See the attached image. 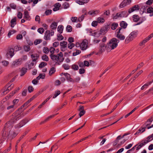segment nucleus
Here are the masks:
<instances>
[{
  "label": "nucleus",
  "mask_w": 153,
  "mask_h": 153,
  "mask_svg": "<svg viewBox=\"0 0 153 153\" xmlns=\"http://www.w3.org/2000/svg\"><path fill=\"white\" fill-rule=\"evenodd\" d=\"M26 114H26L22 113L21 111H19V109L12 114L10 120L13 123H15L17 121L24 117Z\"/></svg>",
  "instance_id": "obj_1"
},
{
  "label": "nucleus",
  "mask_w": 153,
  "mask_h": 153,
  "mask_svg": "<svg viewBox=\"0 0 153 153\" xmlns=\"http://www.w3.org/2000/svg\"><path fill=\"white\" fill-rule=\"evenodd\" d=\"M119 40L115 38L112 39L107 44V51L109 52L111 50L116 48L118 43L119 42Z\"/></svg>",
  "instance_id": "obj_2"
},
{
  "label": "nucleus",
  "mask_w": 153,
  "mask_h": 153,
  "mask_svg": "<svg viewBox=\"0 0 153 153\" xmlns=\"http://www.w3.org/2000/svg\"><path fill=\"white\" fill-rule=\"evenodd\" d=\"M63 53L60 52L56 55L53 54H51L50 56L51 59L53 61H56L57 62H56V64L58 65H60L61 62H63L64 60V58L63 57Z\"/></svg>",
  "instance_id": "obj_3"
},
{
  "label": "nucleus",
  "mask_w": 153,
  "mask_h": 153,
  "mask_svg": "<svg viewBox=\"0 0 153 153\" xmlns=\"http://www.w3.org/2000/svg\"><path fill=\"white\" fill-rule=\"evenodd\" d=\"M7 132L4 131V133L2 134V136L4 137H8L10 139H12L15 137L18 134V133L14 130L12 128L10 130Z\"/></svg>",
  "instance_id": "obj_4"
},
{
  "label": "nucleus",
  "mask_w": 153,
  "mask_h": 153,
  "mask_svg": "<svg viewBox=\"0 0 153 153\" xmlns=\"http://www.w3.org/2000/svg\"><path fill=\"white\" fill-rule=\"evenodd\" d=\"M14 123H13L11 121V120L7 122L4 125V127L2 130V133H4V131L7 132V131H8L12 129Z\"/></svg>",
  "instance_id": "obj_5"
},
{
  "label": "nucleus",
  "mask_w": 153,
  "mask_h": 153,
  "mask_svg": "<svg viewBox=\"0 0 153 153\" xmlns=\"http://www.w3.org/2000/svg\"><path fill=\"white\" fill-rule=\"evenodd\" d=\"M99 51L98 53H101L104 52L106 49L107 51V45H106L103 43H100L99 44V46L98 48Z\"/></svg>",
  "instance_id": "obj_6"
},
{
  "label": "nucleus",
  "mask_w": 153,
  "mask_h": 153,
  "mask_svg": "<svg viewBox=\"0 0 153 153\" xmlns=\"http://www.w3.org/2000/svg\"><path fill=\"white\" fill-rule=\"evenodd\" d=\"M22 63V59H19L13 61L10 67L11 68H14L21 65Z\"/></svg>",
  "instance_id": "obj_7"
},
{
  "label": "nucleus",
  "mask_w": 153,
  "mask_h": 153,
  "mask_svg": "<svg viewBox=\"0 0 153 153\" xmlns=\"http://www.w3.org/2000/svg\"><path fill=\"white\" fill-rule=\"evenodd\" d=\"M28 122V120L27 119H25L21 120L18 124L15 125V128L16 129L21 128L25 125Z\"/></svg>",
  "instance_id": "obj_8"
},
{
  "label": "nucleus",
  "mask_w": 153,
  "mask_h": 153,
  "mask_svg": "<svg viewBox=\"0 0 153 153\" xmlns=\"http://www.w3.org/2000/svg\"><path fill=\"white\" fill-rule=\"evenodd\" d=\"M122 29V28H119L117 29L116 31H117L116 34V37L119 39L120 40H123L125 39V37L124 36L120 34V30Z\"/></svg>",
  "instance_id": "obj_9"
},
{
  "label": "nucleus",
  "mask_w": 153,
  "mask_h": 153,
  "mask_svg": "<svg viewBox=\"0 0 153 153\" xmlns=\"http://www.w3.org/2000/svg\"><path fill=\"white\" fill-rule=\"evenodd\" d=\"M149 142V141H147L146 140L143 139L142 140L141 142L138 143L137 147L136 150L138 151L142 147L144 146L146 144Z\"/></svg>",
  "instance_id": "obj_10"
},
{
  "label": "nucleus",
  "mask_w": 153,
  "mask_h": 153,
  "mask_svg": "<svg viewBox=\"0 0 153 153\" xmlns=\"http://www.w3.org/2000/svg\"><path fill=\"white\" fill-rule=\"evenodd\" d=\"M14 55V50L13 48H10L8 50L6 53V56L7 58H11Z\"/></svg>",
  "instance_id": "obj_11"
},
{
  "label": "nucleus",
  "mask_w": 153,
  "mask_h": 153,
  "mask_svg": "<svg viewBox=\"0 0 153 153\" xmlns=\"http://www.w3.org/2000/svg\"><path fill=\"white\" fill-rule=\"evenodd\" d=\"M84 107L83 106L80 105L79 106V108L78 110L80 112L79 114V115L80 117H81L85 113V111L84 110Z\"/></svg>",
  "instance_id": "obj_12"
},
{
  "label": "nucleus",
  "mask_w": 153,
  "mask_h": 153,
  "mask_svg": "<svg viewBox=\"0 0 153 153\" xmlns=\"http://www.w3.org/2000/svg\"><path fill=\"white\" fill-rule=\"evenodd\" d=\"M80 48L82 50H86L88 46V43L87 41L84 40L80 44Z\"/></svg>",
  "instance_id": "obj_13"
},
{
  "label": "nucleus",
  "mask_w": 153,
  "mask_h": 153,
  "mask_svg": "<svg viewBox=\"0 0 153 153\" xmlns=\"http://www.w3.org/2000/svg\"><path fill=\"white\" fill-rule=\"evenodd\" d=\"M61 46V49L62 51H65V48L67 47V42L65 41H63L60 42L59 44Z\"/></svg>",
  "instance_id": "obj_14"
},
{
  "label": "nucleus",
  "mask_w": 153,
  "mask_h": 153,
  "mask_svg": "<svg viewBox=\"0 0 153 153\" xmlns=\"http://www.w3.org/2000/svg\"><path fill=\"white\" fill-rule=\"evenodd\" d=\"M139 9L140 7L138 5H136L129 9L128 13H130L135 11L138 10Z\"/></svg>",
  "instance_id": "obj_15"
},
{
  "label": "nucleus",
  "mask_w": 153,
  "mask_h": 153,
  "mask_svg": "<svg viewBox=\"0 0 153 153\" xmlns=\"http://www.w3.org/2000/svg\"><path fill=\"white\" fill-rule=\"evenodd\" d=\"M50 30H47L45 33L44 38L46 40H49L51 39L50 35L49 34Z\"/></svg>",
  "instance_id": "obj_16"
},
{
  "label": "nucleus",
  "mask_w": 153,
  "mask_h": 153,
  "mask_svg": "<svg viewBox=\"0 0 153 153\" xmlns=\"http://www.w3.org/2000/svg\"><path fill=\"white\" fill-rule=\"evenodd\" d=\"M24 18L26 19L27 20H30L31 19V18L29 15V13L27 10L24 11Z\"/></svg>",
  "instance_id": "obj_17"
},
{
  "label": "nucleus",
  "mask_w": 153,
  "mask_h": 153,
  "mask_svg": "<svg viewBox=\"0 0 153 153\" xmlns=\"http://www.w3.org/2000/svg\"><path fill=\"white\" fill-rule=\"evenodd\" d=\"M64 76L66 77L67 80L68 82H74V80L71 78V75L68 73H65Z\"/></svg>",
  "instance_id": "obj_18"
},
{
  "label": "nucleus",
  "mask_w": 153,
  "mask_h": 153,
  "mask_svg": "<svg viewBox=\"0 0 153 153\" xmlns=\"http://www.w3.org/2000/svg\"><path fill=\"white\" fill-rule=\"evenodd\" d=\"M153 82V81L152 80L151 81H150L147 82L141 87V90H143L147 88L149 86V85H151Z\"/></svg>",
  "instance_id": "obj_19"
},
{
  "label": "nucleus",
  "mask_w": 153,
  "mask_h": 153,
  "mask_svg": "<svg viewBox=\"0 0 153 153\" xmlns=\"http://www.w3.org/2000/svg\"><path fill=\"white\" fill-rule=\"evenodd\" d=\"M61 6V4L59 3L55 4L54 5V8L53 9V10L54 11H56L58 10Z\"/></svg>",
  "instance_id": "obj_20"
},
{
  "label": "nucleus",
  "mask_w": 153,
  "mask_h": 153,
  "mask_svg": "<svg viewBox=\"0 0 153 153\" xmlns=\"http://www.w3.org/2000/svg\"><path fill=\"white\" fill-rule=\"evenodd\" d=\"M100 12V11L98 10H95L90 11L88 12V14L90 15H93L97 14Z\"/></svg>",
  "instance_id": "obj_21"
},
{
  "label": "nucleus",
  "mask_w": 153,
  "mask_h": 153,
  "mask_svg": "<svg viewBox=\"0 0 153 153\" xmlns=\"http://www.w3.org/2000/svg\"><path fill=\"white\" fill-rule=\"evenodd\" d=\"M57 26V23L55 22H53L51 25L50 27L52 30L56 29Z\"/></svg>",
  "instance_id": "obj_22"
},
{
  "label": "nucleus",
  "mask_w": 153,
  "mask_h": 153,
  "mask_svg": "<svg viewBox=\"0 0 153 153\" xmlns=\"http://www.w3.org/2000/svg\"><path fill=\"white\" fill-rule=\"evenodd\" d=\"M134 39L131 36H130V34L128 36L126 37V38L125 42L126 43H128L130 42L132 40Z\"/></svg>",
  "instance_id": "obj_23"
},
{
  "label": "nucleus",
  "mask_w": 153,
  "mask_h": 153,
  "mask_svg": "<svg viewBox=\"0 0 153 153\" xmlns=\"http://www.w3.org/2000/svg\"><path fill=\"white\" fill-rule=\"evenodd\" d=\"M52 95H50L38 107V108H41L43 105H44L51 97Z\"/></svg>",
  "instance_id": "obj_24"
},
{
  "label": "nucleus",
  "mask_w": 153,
  "mask_h": 153,
  "mask_svg": "<svg viewBox=\"0 0 153 153\" xmlns=\"http://www.w3.org/2000/svg\"><path fill=\"white\" fill-rule=\"evenodd\" d=\"M108 30V27H105L103 28H102L100 31V34L104 33L106 32Z\"/></svg>",
  "instance_id": "obj_25"
},
{
  "label": "nucleus",
  "mask_w": 153,
  "mask_h": 153,
  "mask_svg": "<svg viewBox=\"0 0 153 153\" xmlns=\"http://www.w3.org/2000/svg\"><path fill=\"white\" fill-rule=\"evenodd\" d=\"M27 69L24 67H23L21 70L20 72L21 74H20V76H23L27 72Z\"/></svg>",
  "instance_id": "obj_26"
},
{
  "label": "nucleus",
  "mask_w": 153,
  "mask_h": 153,
  "mask_svg": "<svg viewBox=\"0 0 153 153\" xmlns=\"http://www.w3.org/2000/svg\"><path fill=\"white\" fill-rule=\"evenodd\" d=\"M147 12L150 13V16H153V8L151 7H149L147 9Z\"/></svg>",
  "instance_id": "obj_27"
},
{
  "label": "nucleus",
  "mask_w": 153,
  "mask_h": 153,
  "mask_svg": "<svg viewBox=\"0 0 153 153\" xmlns=\"http://www.w3.org/2000/svg\"><path fill=\"white\" fill-rule=\"evenodd\" d=\"M16 17L12 19L10 21V23L11 24V27H14L15 24H16Z\"/></svg>",
  "instance_id": "obj_28"
},
{
  "label": "nucleus",
  "mask_w": 153,
  "mask_h": 153,
  "mask_svg": "<svg viewBox=\"0 0 153 153\" xmlns=\"http://www.w3.org/2000/svg\"><path fill=\"white\" fill-rule=\"evenodd\" d=\"M120 18L126 17L128 15L127 12L126 11H122L120 13Z\"/></svg>",
  "instance_id": "obj_29"
},
{
  "label": "nucleus",
  "mask_w": 153,
  "mask_h": 153,
  "mask_svg": "<svg viewBox=\"0 0 153 153\" xmlns=\"http://www.w3.org/2000/svg\"><path fill=\"white\" fill-rule=\"evenodd\" d=\"M97 21L98 23H103L105 22V20L103 18L99 17L97 19Z\"/></svg>",
  "instance_id": "obj_30"
},
{
  "label": "nucleus",
  "mask_w": 153,
  "mask_h": 153,
  "mask_svg": "<svg viewBox=\"0 0 153 153\" xmlns=\"http://www.w3.org/2000/svg\"><path fill=\"white\" fill-rule=\"evenodd\" d=\"M55 71V68L54 67H52L50 70L49 75L50 76H51L54 73Z\"/></svg>",
  "instance_id": "obj_31"
},
{
  "label": "nucleus",
  "mask_w": 153,
  "mask_h": 153,
  "mask_svg": "<svg viewBox=\"0 0 153 153\" xmlns=\"http://www.w3.org/2000/svg\"><path fill=\"white\" fill-rule=\"evenodd\" d=\"M120 25L121 27V28H122V27L123 28H125L127 27V24L126 23L123 21L121 22V23L120 24Z\"/></svg>",
  "instance_id": "obj_32"
},
{
  "label": "nucleus",
  "mask_w": 153,
  "mask_h": 153,
  "mask_svg": "<svg viewBox=\"0 0 153 153\" xmlns=\"http://www.w3.org/2000/svg\"><path fill=\"white\" fill-rule=\"evenodd\" d=\"M63 28L64 27L63 25H59L57 28V30L59 33H62L63 32Z\"/></svg>",
  "instance_id": "obj_33"
},
{
  "label": "nucleus",
  "mask_w": 153,
  "mask_h": 153,
  "mask_svg": "<svg viewBox=\"0 0 153 153\" xmlns=\"http://www.w3.org/2000/svg\"><path fill=\"white\" fill-rule=\"evenodd\" d=\"M54 116L55 115H53L49 116V117L46 118L43 121L41 122L40 123V124H42L48 121L49 119H51L53 117H54Z\"/></svg>",
  "instance_id": "obj_34"
},
{
  "label": "nucleus",
  "mask_w": 153,
  "mask_h": 153,
  "mask_svg": "<svg viewBox=\"0 0 153 153\" xmlns=\"http://www.w3.org/2000/svg\"><path fill=\"white\" fill-rule=\"evenodd\" d=\"M133 20L134 22H137L139 20H140V18L137 15H134L133 16Z\"/></svg>",
  "instance_id": "obj_35"
},
{
  "label": "nucleus",
  "mask_w": 153,
  "mask_h": 153,
  "mask_svg": "<svg viewBox=\"0 0 153 153\" xmlns=\"http://www.w3.org/2000/svg\"><path fill=\"white\" fill-rule=\"evenodd\" d=\"M128 4L126 3V2L124 0L120 4V8H122L124 7L127 5H128Z\"/></svg>",
  "instance_id": "obj_36"
},
{
  "label": "nucleus",
  "mask_w": 153,
  "mask_h": 153,
  "mask_svg": "<svg viewBox=\"0 0 153 153\" xmlns=\"http://www.w3.org/2000/svg\"><path fill=\"white\" fill-rule=\"evenodd\" d=\"M143 72V71L142 70L140 71L138 73H137L135 76L133 77L131 79H132V80L134 81V80L137 78L139 75L141 74Z\"/></svg>",
  "instance_id": "obj_37"
},
{
  "label": "nucleus",
  "mask_w": 153,
  "mask_h": 153,
  "mask_svg": "<svg viewBox=\"0 0 153 153\" xmlns=\"http://www.w3.org/2000/svg\"><path fill=\"white\" fill-rule=\"evenodd\" d=\"M42 59L43 60L47 62L49 60V58L48 56L44 54L42 56Z\"/></svg>",
  "instance_id": "obj_38"
},
{
  "label": "nucleus",
  "mask_w": 153,
  "mask_h": 153,
  "mask_svg": "<svg viewBox=\"0 0 153 153\" xmlns=\"http://www.w3.org/2000/svg\"><path fill=\"white\" fill-rule=\"evenodd\" d=\"M24 50L26 52H28L30 51V48L29 45H25L23 47Z\"/></svg>",
  "instance_id": "obj_39"
},
{
  "label": "nucleus",
  "mask_w": 153,
  "mask_h": 153,
  "mask_svg": "<svg viewBox=\"0 0 153 153\" xmlns=\"http://www.w3.org/2000/svg\"><path fill=\"white\" fill-rule=\"evenodd\" d=\"M47 63L45 62H41L39 65V68H43L47 65Z\"/></svg>",
  "instance_id": "obj_40"
},
{
  "label": "nucleus",
  "mask_w": 153,
  "mask_h": 153,
  "mask_svg": "<svg viewBox=\"0 0 153 153\" xmlns=\"http://www.w3.org/2000/svg\"><path fill=\"white\" fill-rule=\"evenodd\" d=\"M6 89L2 93V95H4L7 94L11 90V88H6Z\"/></svg>",
  "instance_id": "obj_41"
},
{
  "label": "nucleus",
  "mask_w": 153,
  "mask_h": 153,
  "mask_svg": "<svg viewBox=\"0 0 153 153\" xmlns=\"http://www.w3.org/2000/svg\"><path fill=\"white\" fill-rule=\"evenodd\" d=\"M120 17V13H117L116 15H112V18L113 19H117L118 18Z\"/></svg>",
  "instance_id": "obj_42"
},
{
  "label": "nucleus",
  "mask_w": 153,
  "mask_h": 153,
  "mask_svg": "<svg viewBox=\"0 0 153 153\" xmlns=\"http://www.w3.org/2000/svg\"><path fill=\"white\" fill-rule=\"evenodd\" d=\"M82 14L86 16L88 13L86 8H83L82 10Z\"/></svg>",
  "instance_id": "obj_43"
},
{
  "label": "nucleus",
  "mask_w": 153,
  "mask_h": 153,
  "mask_svg": "<svg viewBox=\"0 0 153 153\" xmlns=\"http://www.w3.org/2000/svg\"><path fill=\"white\" fill-rule=\"evenodd\" d=\"M123 100V99H121L117 103V104H116V105L114 107V108L111 111V113H112V112H113L114 111V110H115L117 108V106L119 105V104Z\"/></svg>",
  "instance_id": "obj_44"
},
{
  "label": "nucleus",
  "mask_w": 153,
  "mask_h": 153,
  "mask_svg": "<svg viewBox=\"0 0 153 153\" xmlns=\"http://www.w3.org/2000/svg\"><path fill=\"white\" fill-rule=\"evenodd\" d=\"M28 132V131H26L25 132L24 134L20 137L19 139L17 140V143H19L20 141L26 135Z\"/></svg>",
  "instance_id": "obj_45"
},
{
  "label": "nucleus",
  "mask_w": 153,
  "mask_h": 153,
  "mask_svg": "<svg viewBox=\"0 0 153 153\" xmlns=\"http://www.w3.org/2000/svg\"><path fill=\"white\" fill-rule=\"evenodd\" d=\"M118 24L117 23H113L112 25L111 28L113 30H115L116 28L118 26Z\"/></svg>",
  "instance_id": "obj_46"
},
{
  "label": "nucleus",
  "mask_w": 153,
  "mask_h": 153,
  "mask_svg": "<svg viewBox=\"0 0 153 153\" xmlns=\"http://www.w3.org/2000/svg\"><path fill=\"white\" fill-rule=\"evenodd\" d=\"M43 52L45 54H48L49 51V48L47 47H44L43 48Z\"/></svg>",
  "instance_id": "obj_47"
},
{
  "label": "nucleus",
  "mask_w": 153,
  "mask_h": 153,
  "mask_svg": "<svg viewBox=\"0 0 153 153\" xmlns=\"http://www.w3.org/2000/svg\"><path fill=\"white\" fill-rule=\"evenodd\" d=\"M42 40L41 39H36L34 42V44L35 45H37L42 42Z\"/></svg>",
  "instance_id": "obj_48"
},
{
  "label": "nucleus",
  "mask_w": 153,
  "mask_h": 153,
  "mask_svg": "<svg viewBox=\"0 0 153 153\" xmlns=\"http://www.w3.org/2000/svg\"><path fill=\"white\" fill-rule=\"evenodd\" d=\"M57 40L58 41H61L63 39V37L60 34H57Z\"/></svg>",
  "instance_id": "obj_49"
},
{
  "label": "nucleus",
  "mask_w": 153,
  "mask_h": 153,
  "mask_svg": "<svg viewBox=\"0 0 153 153\" xmlns=\"http://www.w3.org/2000/svg\"><path fill=\"white\" fill-rule=\"evenodd\" d=\"M86 16L82 14L81 16L79 17L78 19V21L80 22L82 21L84 19V18Z\"/></svg>",
  "instance_id": "obj_50"
},
{
  "label": "nucleus",
  "mask_w": 153,
  "mask_h": 153,
  "mask_svg": "<svg viewBox=\"0 0 153 153\" xmlns=\"http://www.w3.org/2000/svg\"><path fill=\"white\" fill-rule=\"evenodd\" d=\"M62 67L65 70H68L70 68V66L66 64H63Z\"/></svg>",
  "instance_id": "obj_51"
},
{
  "label": "nucleus",
  "mask_w": 153,
  "mask_h": 153,
  "mask_svg": "<svg viewBox=\"0 0 153 153\" xmlns=\"http://www.w3.org/2000/svg\"><path fill=\"white\" fill-rule=\"evenodd\" d=\"M71 19L72 22H79L78 21L77 17H72L71 18Z\"/></svg>",
  "instance_id": "obj_52"
},
{
  "label": "nucleus",
  "mask_w": 153,
  "mask_h": 153,
  "mask_svg": "<svg viewBox=\"0 0 153 153\" xmlns=\"http://www.w3.org/2000/svg\"><path fill=\"white\" fill-rule=\"evenodd\" d=\"M72 27L71 26L68 25L66 27V31L68 32H71L72 31Z\"/></svg>",
  "instance_id": "obj_53"
},
{
  "label": "nucleus",
  "mask_w": 153,
  "mask_h": 153,
  "mask_svg": "<svg viewBox=\"0 0 153 153\" xmlns=\"http://www.w3.org/2000/svg\"><path fill=\"white\" fill-rule=\"evenodd\" d=\"M146 140L147 141H149V142L153 139V133L147 137Z\"/></svg>",
  "instance_id": "obj_54"
},
{
  "label": "nucleus",
  "mask_w": 153,
  "mask_h": 153,
  "mask_svg": "<svg viewBox=\"0 0 153 153\" xmlns=\"http://www.w3.org/2000/svg\"><path fill=\"white\" fill-rule=\"evenodd\" d=\"M10 82H9L5 86V88H13L14 86V85L13 84H10Z\"/></svg>",
  "instance_id": "obj_55"
},
{
  "label": "nucleus",
  "mask_w": 153,
  "mask_h": 153,
  "mask_svg": "<svg viewBox=\"0 0 153 153\" xmlns=\"http://www.w3.org/2000/svg\"><path fill=\"white\" fill-rule=\"evenodd\" d=\"M71 68L74 70H77L79 69V67L78 65L74 64L72 65Z\"/></svg>",
  "instance_id": "obj_56"
},
{
  "label": "nucleus",
  "mask_w": 153,
  "mask_h": 153,
  "mask_svg": "<svg viewBox=\"0 0 153 153\" xmlns=\"http://www.w3.org/2000/svg\"><path fill=\"white\" fill-rule=\"evenodd\" d=\"M111 92H109L108 94H106L105 96L103 98V100L104 101L105 100H106L108 98L110 97L111 95ZM111 95H112V94H111Z\"/></svg>",
  "instance_id": "obj_57"
},
{
  "label": "nucleus",
  "mask_w": 153,
  "mask_h": 153,
  "mask_svg": "<svg viewBox=\"0 0 153 153\" xmlns=\"http://www.w3.org/2000/svg\"><path fill=\"white\" fill-rule=\"evenodd\" d=\"M52 12V10H51V9H48V10H46L45 12V13L46 15L47 16V15H48L51 14V13Z\"/></svg>",
  "instance_id": "obj_58"
},
{
  "label": "nucleus",
  "mask_w": 153,
  "mask_h": 153,
  "mask_svg": "<svg viewBox=\"0 0 153 153\" xmlns=\"http://www.w3.org/2000/svg\"><path fill=\"white\" fill-rule=\"evenodd\" d=\"M146 19L145 17L140 18V20L141 21L138 23L137 25H139L143 21L146 20Z\"/></svg>",
  "instance_id": "obj_59"
},
{
  "label": "nucleus",
  "mask_w": 153,
  "mask_h": 153,
  "mask_svg": "<svg viewBox=\"0 0 153 153\" xmlns=\"http://www.w3.org/2000/svg\"><path fill=\"white\" fill-rule=\"evenodd\" d=\"M49 50L50 53H51V54H53L54 53L55 49L53 48V47H51L50 48Z\"/></svg>",
  "instance_id": "obj_60"
},
{
  "label": "nucleus",
  "mask_w": 153,
  "mask_h": 153,
  "mask_svg": "<svg viewBox=\"0 0 153 153\" xmlns=\"http://www.w3.org/2000/svg\"><path fill=\"white\" fill-rule=\"evenodd\" d=\"M37 31L40 33L42 34L44 32V30L43 28L40 27L38 29Z\"/></svg>",
  "instance_id": "obj_61"
},
{
  "label": "nucleus",
  "mask_w": 153,
  "mask_h": 153,
  "mask_svg": "<svg viewBox=\"0 0 153 153\" xmlns=\"http://www.w3.org/2000/svg\"><path fill=\"white\" fill-rule=\"evenodd\" d=\"M31 101L30 99L27 102L25 103L22 106L21 108L26 107L27 105Z\"/></svg>",
  "instance_id": "obj_62"
},
{
  "label": "nucleus",
  "mask_w": 153,
  "mask_h": 153,
  "mask_svg": "<svg viewBox=\"0 0 153 153\" xmlns=\"http://www.w3.org/2000/svg\"><path fill=\"white\" fill-rule=\"evenodd\" d=\"M60 93V92L59 91H58L55 92V93L53 97V98H55L58 95H59Z\"/></svg>",
  "instance_id": "obj_63"
},
{
  "label": "nucleus",
  "mask_w": 153,
  "mask_h": 153,
  "mask_svg": "<svg viewBox=\"0 0 153 153\" xmlns=\"http://www.w3.org/2000/svg\"><path fill=\"white\" fill-rule=\"evenodd\" d=\"M75 46V44L73 43H70L68 45V47L70 49H71Z\"/></svg>",
  "instance_id": "obj_64"
}]
</instances>
